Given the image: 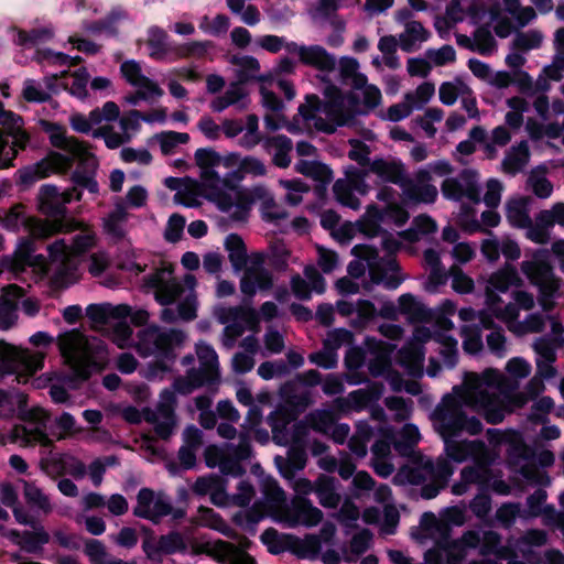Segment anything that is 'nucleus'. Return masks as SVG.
<instances>
[{
  "label": "nucleus",
  "instance_id": "obj_35",
  "mask_svg": "<svg viewBox=\"0 0 564 564\" xmlns=\"http://www.w3.org/2000/svg\"><path fill=\"white\" fill-rule=\"evenodd\" d=\"M128 14L120 8L112 9L102 19L95 20L86 24L85 30L91 34H106L109 37L119 35V23L126 20Z\"/></svg>",
  "mask_w": 564,
  "mask_h": 564
},
{
  "label": "nucleus",
  "instance_id": "obj_50",
  "mask_svg": "<svg viewBox=\"0 0 564 564\" xmlns=\"http://www.w3.org/2000/svg\"><path fill=\"white\" fill-rule=\"evenodd\" d=\"M169 34L159 26H151L148 30L147 45L151 48L150 57L162 59L170 51Z\"/></svg>",
  "mask_w": 564,
  "mask_h": 564
},
{
  "label": "nucleus",
  "instance_id": "obj_54",
  "mask_svg": "<svg viewBox=\"0 0 564 564\" xmlns=\"http://www.w3.org/2000/svg\"><path fill=\"white\" fill-rule=\"evenodd\" d=\"M155 551L160 554L184 553L187 551V543L182 533L172 531L159 538Z\"/></svg>",
  "mask_w": 564,
  "mask_h": 564
},
{
  "label": "nucleus",
  "instance_id": "obj_30",
  "mask_svg": "<svg viewBox=\"0 0 564 564\" xmlns=\"http://www.w3.org/2000/svg\"><path fill=\"white\" fill-rule=\"evenodd\" d=\"M523 280L519 275L517 269L512 264H505L502 268L494 272L488 279L486 294L488 302L494 304L500 302V297L494 291L507 292L511 286L520 288Z\"/></svg>",
  "mask_w": 564,
  "mask_h": 564
},
{
  "label": "nucleus",
  "instance_id": "obj_18",
  "mask_svg": "<svg viewBox=\"0 0 564 564\" xmlns=\"http://www.w3.org/2000/svg\"><path fill=\"white\" fill-rule=\"evenodd\" d=\"M279 521L290 528L297 525L315 527L323 520V512L305 497L294 496L281 510Z\"/></svg>",
  "mask_w": 564,
  "mask_h": 564
},
{
  "label": "nucleus",
  "instance_id": "obj_4",
  "mask_svg": "<svg viewBox=\"0 0 564 564\" xmlns=\"http://www.w3.org/2000/svg\"><path fill=\"white\" fill-rule=\"evenodd\" d=\"M520 269L529 282L538 289V297L535 300L529 291H514L512 297L519 310L530 312L538 302L542 312H552L556 307L555 297L560 294L562 279L554 272L549 259V250H534L530 259L521 262Z\"/></svg>",
  "mask_w": 564,
  "mask_h": 564
},
{
  "label": "nucleus",
  "instance_id": "obj_2",
  "mask_svg": "<svg viewBox=\"0 0 564 564\" xmlns=\"http://www.w3.org/2000/svg\"><path fill=\"white\" fill-rule=\"evenodd\" d=\"M332 89L336 96L329 101H323L315 94H307L291 120L281 113L265 115V128L272 132L284 128L293 135L314 138L317 133L332 134L338 126L354 123L355 115L344 109L339 91L335 87Z\"/></svg>",
  "mask_w": 564,
  "mask_h": 564
},
{
  "label": "nucleus",
  "instance_id": "obj_36",
  "mask_svg": "<svg viewBox=\"0 0 564 564\" xmlns=\"http://www.w3.org/2000/svg\"><path fill=\"white\" fill-rule=\"evenodd\" d=\"M238 547L227 541H205L193 545L194 554H205L217 562L224 563L235 555Z\"/></svg>",
  "mask_w": 564,
  "mask_h": 564
},
{
  "label": "nucleus",
  "instance_id": "obj_5",
  "mask_svg": "<svg viewBox=\"0 0 564 564\" xmlns=\"http://www.w3.org/2000/svg\"><path fill=\"white\" fill-rule=\"evenodd\" d=\"M70 145L68 155L57 152L50 153L45 159L20 172V180L23 184H32L51 173H62L72 167L74 161H78V169L74 172L73 178L76 185L89 189L91 193L98 191V184L93 174L97 169L96 158L88 151L85 143H65Z\"/></svg>",
  "mask_w": 564,
  "mask_h": 564
},
{
  "label": "nucleus",
  "instance_id": "obj_61",
  "mask_svg": "<svg viewBox=\"0 0 564 564\" xmlns=\"http://www.w3.org/2000/svg\"><path fill=\"white\" fill-rule=\"evenodd\" d=\"M334 423L335 415L328 410H315L306 416V424L323 434H328Z\"/></svg>",
  "mask_w": 564,
  "mask_h": 564
},
{
  "label": "nucleus",
  "instance_id": "obj_44",
  "mask_svg": "<svg viewBox=\"0 0 564 564\" xmlns=\"http://www.w3.org/2000/svg\"><path fill=\"white\" fill-rule=\"evenodd\" d=\"M295 170L300 174L311 177L323 184H328L333 180V173L330 169L318 161L300 160L295 164Z\"/></svg>",
  "mask_w": 564,
  "mask_h": 564
},
{
  "label": "nucleus",
  "instance_id": "obj_14",
  "mask_svg": "<svg viewBox=\"0 0 564 564\" xmlns=\"http://www.w3.org/2000/svg\"><path fill=\"white\" fill-rule=\"evenodd\" d=\"M13 517L19 524L29 525L32 531H18L12 529L8 531L7 536L22 550L32 553L41 549L42 545L50 542L51 536L45 528L37 522L23 507H15L13 510Z\"/></svg>",
  "mask_w": 564,
  "mask_h": 564
},
{
  "label": "nucleus",
  "instance_id": "obj_53",
  "mask_svg": "<svg viewBox=\"0 0 564 564\" xmlns=\"http://www.w3.org/2000/svg\"><path fill=\"white\" fill-rule=\"evenodd\" d=\"M382 220V213L377 205H369L365 215L357 221V227L360 232L368 237H376L380 234V223Z\"/></svg>",
  "mask_w": 564,
  "mask_h": 564
},
{
  "label": "nucleus",
  "instance_id": "obj_19",
  "mask_svg": "<svg viewBox=\"0 0 564 564\" xmlns=\"http://www.w3.org/2000/svg\"><path fill=\"white\" fill-rule=\"evenodd\" d=\"M148 286L154 289V297L161 305L175 303L184 292V286L173 275V268L163 267L145 278Z\"/></svg>",
  "mask_w": 564,
  "mask_h": 564
},
{
  "label": "nucleus",
  "instance_id": "obj_26",
  "mask_svg": "<svg viewBox=\"0 0 564 564\" xmlns=\"http://www.w3.org/2000/svg\"><path fill=\"white\" fill-rule=\"evenodd\" d=\"M555 225L564 227V203L540 210L534 217V228L525 231V237L534 243L547 245L551 241L550 229Z\"/></svg>",
  "mask_w": 564,
  "mask_h": 564
},
{
  "label": "nucleus",
  "instance_id": "obj_32",
  "mask_svg": "<svg viewBox=\"0 0 564 564\" xmlns=\"http://www.w3.org/2000/svg\"><path fill=\"white\" fill-rule=\"evenodd\" d=\"M532 199L528 196L513 197L506 203V217L512 227L530 231L534 223L530 217L529 206Z\"/></svg>",
  "mask_w": 564,
  "mask_h": 564
},
{
  "label": "nucleus",
  "instance_id": "obj_46",
  "mask_svg": "<svg viewBox=\"0 0 564 564\" xmlns=\"http://www.w3.org/2000/svg\"><path fill=\"white\" fill-rule=\"evenodd\" d=\"M281 395L286 403L297 409H305L312 403L311 392L302 389L295 381L284 383L281 388Z\"/></svg>",
  "mask_w": 564,
  "mask_h": 564
},
{
  "label": "nucleus",
  "instance_id": "obj_6",
  "mask_svg": "<svg viewBox=\"0 0 564 564\" xmlns=\"http://www.w3.org/2000/svg\"><path fill=\"white\" fill-rule=\"evenodd\" d=\"M57 346L65 364L84 380L93 371H100L108 361L106 344L97 337H88L78 329H72L57 337Z\"/></svg>",
  "mask_w": 564,
  "mask_h": 564
},
{
  "label": "nucleus",
  "instance_id": "obj_37",
  "mask_svg": "<svg viewBox=\"0 0 564 564\" xmlns=\"http://www.w3.org/2000/svg\"><path fill=\"white\" fill-rule=\"evenodd\" d=\"M545 390V384L540 376H533L522 391L514 392L509 398V411L513 412L524 408L531 400H535Z\"/></svg>",
  "mask_w": 564,
  "mask_h": 564
},
{
  "label": "nucleus",
  "instance_id": "obj_52",
  "mask_svg": "<svg viewBox=\"0 0 564 564\" xmlns=\"http://www.w3.org/2000/svg\"><path fill=\"white\" fill-rule=\"evenodd\" d=\"M196 524L200 527H206L216 531L221 532L223 534L229 535L231 529L227 524V522L215 512L212 508L200 506L197 510V516L195 519Z\"/></svg>",
  "mask_w": 564,
  "mask_h": 564
},
{
  "label": "nucleus",
  "instance_id": "obj_34",
  "mask_svg": "<svg viewBox=\"0 0 564 564\" xmlns=\"http://www.w3.org/2000/svg\"><path fill=\"white\" fill-rule=\"evenodd\" d=\"M370 172L386 183L400 185L404 180L406 170L400 161L393 159H376L370 164Z\"/></svg>",
  "mask_w": 564,
  "mask_h": 564
},
{
  "label": "nucleus",
  "instance_id": "obj_9",
  "mask_svg": "<svg viewBox=\"0 0 564 564\" xmlns=\"http://www.w3.org/2000/svg\"><path fill=\"white\" fill-rule=\"evenodd\" d=\"M196 354L199 367L188 370L186 376L176 378L173 383L174 390L181 394H188L195 389L219 380L218 356L216 351L208 345L200 344L196 348Z\"/></svg>",
  "mask_w": 564,
  "mask_h": 564
},
{
  "label": "nucleus",
  "instance_id": "obj_11",
  "mask_svg": "<svg viewBox=\"0 0 564 564\" xmlns=\"http://www.w3.org/2000/svg\"><path fill=\"white\" fill-rule=\"evenodd\" d=\"M45 354L0 340V373L31 377L43 368Z\"/></svg>",
  "mask_w": 564,
  "mask_h": 564
},
{
  "label": "nucleus",
  "instance_id": "obj_25",
  "mask_svg": "<svg viewBox=\"0 0 564 564\" xmlns=\"http://www.w3.org/2000/svg\"><path fill=\"white\" fill-rule=\"evenodd\" d=\"M141 120L142 112L132 109L123 116L119 115L117 121H119L120 132L115 130L111 122H107L95 129L93 138L102 139L104 141H130L141 129Z\"/></svg>",
  "mask_w": 564,
  "mask_h": 564
},
{
  "label": "nucleus",
  "instance_id": "obj_12",
  "mask_svg": "<svg viewBox=\"0 0 564 564\" xmlns=\"http://www.w3.org/2000/svg\"><path fill=\"white\" fill-rule=\"evenodd\" d=\"M133 514L158 524L167 516H171L173 520H181L185 517V511L180 508L175 509L171 499L164 492L141 488L137 495Z\"/></svg>",
  "mask_w": 564,
  "mask_h": 564
},
{
  "label": "nucleus",
  "instance_id": "obj_57",
  "mask_svg": "<svg viewBox=\"0 0 564 564\" xmlns=\"http://www.w3.org/2000/svg\"><path fill=\"white\" fill-rule=\"evenodd\" d=\"M382 393V384H373L365 389H358L350 392L349 400L354 411L358 412L367 408L372 401L380 398Z\"/></svg>",
  "mask_w": 564,
  "mask_h": 564
},
{
  "label": "nucleus",
  "instance_id": "obj_10",
  "mask_svg": "<svg viewBox=\"0 0 564 564\" xmlns=\"http://www.w3.org/2000/svg\"><path fill=\"white\" fill-rule=\"evenodd\" d=\"M452 474L453 468L446 457H438L435 460L421 457L415 466L410 469L408 477L409 480L415 485L431 481V485H426L422 488V497L432 499L447 485Z\"/></svg>",
  "mask_w": 564,
  "mask_h": 564
},
{
  "label": "nucleus",
  "instance_id": "obj_55",
  "mask_svg": "<svg viewBox=\"0 0 564 564\" xmlns=\"http://www.w3.org/2000/svg\"><path fill=\"white\" fill-rule=\"evenodd\" d=\"M546 327V315L535 312L528 314L523 321L516 325V337H524L529 334H541Z\"/></svg>",
  "mask_w": 564,
  "mask_h": 564
},
{
  "label": "nucleus",
  "instance_id": "obj_58",
  "mask_svg": "<svg viewBox=\"0 0 564 564\" xmlns=\"http://www.w3.org/2000/svg\"><path fill=\"white\" fill-rule=\"evenodd\" d=\"M12 117H1L0 124L2 126V131L9 137L13 138V141H30L29 134L23 129V118L13 112L9 111Z\"/></svg>",
  "mask_w": 564,
  "mask_h": 564
},
{
  "label": "nucleus",
  "instance_id": "obj_56",
  "mask_svg": "<svg viewBox=\"0 0 564 564\" xmlns=\"http://www.w3.org/2000/svg\"><path fill=\"white\" fill-rule=\"evenodd\" d=\"M527 188L541 199L550 197L553 193V184L541 170L531 171L527 180Z\"/></svg>",
  "mask_w": 564,
  "mask_h": 564
},
{
  "label": "nucleus",
  "instance_id": "obj_28",
  "mask_svg": "<svg viewBox=\"0 0 564 564\" xmlns=\"http://www.w3.org/2000/svg\"><path fill=\"white\" fill-rule=\"evenodd\" d=\"M431 332L425 327H419L413 334V338L399 351L400 364L410 372L421 371L424 360L422 343L430 340Z\"/></svg>",
  "mask_w": 564,
  "mask_h": 564
},
{
  "label": "nucleus",
  "instance_id": "obj_62",
  "mask_svg": "<svg viewBox=\"0 0 564 564\" xmlns=\"http://www.w3.org/2000/svg\"><path fill=\"white\" fill-rule=\"evenodd\" d=\"M420 441V433L416 426L405 424L399 434V440L394 442V448L406 455Z\"/></svg>",
  "mask_w": 564,
  "mask_h": 564
},
{
  "label": "nucleus",
  "instance_id": "obj_43",
  "mask_svg": "<svg viewBox=\"0 0 564 564\" xmlns=\"http://www.w3.org/2000/svg\"><path fill=\"white\" fill-rule=\"evenodd\" d=\"M530 158L527 143L512 147L502 161V169L508 174H517L528 164Z\"/></svg>",
  "mask_w": 564,
  "mask_h": 564
},
{
  "label": "nucleus",
  "instance_id": "obj_48",
  "mask_svg": "<svg viewBox=\"0 0 564 564\" xmlns=\"http://www.w3.org/2000/svg\"><path fill=\"white\" fill-rule=\"evenodd\" d=\"M17 30V39L14 43L22 47L35 46L53 39L54 32L48 28H34L30 31L14 28Z\"/></svg>",
  "mask_w": 564,
  "mask_h": 564
},
{
  "label": "nucleus",
  "instance_id": "obj_60",
  "mask_svg": "<svg viewBox=\"0 0 564 564\" xmlns=\"http://www.w3.org/2000/svg\"><path fill=\"white\" fill-rule=\"evenodd\" d=\"M334 195L338 203L354 210L360 208V200L354 194L352 187L347 180H337L333 186Z\"/></svg>",
  "mask_w": 564,
  "mask_h": 564
},
{
  "label": "nucleus",
  "instance_id": "obj_20",
  "mask_svg": "<svg viewBox=\"0 0 564 564\" xmlns=\"http://www.w3.org/2000/svg\"><path fill=\"white\" fill-rule=\"evenodd\" d=\"M432 176L427 170H420L414 177H410L408 173L404 175L402 184V200L405 204H430L437 197V188L431 184Z\"/></svg>",
  "mask_w": 564,
  "mask_h": 564
},
{
  "label": "nucleus",
  "instance_id": "obj_39",
  "mask_svg": "<svg viewBox=\"0 0 564 564\" xmlns=\"http://www.w3.org/2000/svg\"><path fill=\"white\" fill-rule=\"evenodd\" d=\"M206 464L209 467L218 466L224 474L238 475L241 473L239 462L224 447L209 446L205 452Z\"/></svg>",
  "mask_w": 564,
  "mask_h": 564
},
{
  "label": "nucleus",
  "instance_id": "obj_8",
  "mask_svg": "<svg viewBox=\"0 0 564 564\" xmlns=\"http://www.w3.org/2000/svg\"><path fill=\"white\" fill-rule=\"evenodd\" d=\"M464 387L455 389V395H446L434 411V421L437 432L443 438H453L466 431L470 435H477L482 431L481 422L475 417H468L463 411V405L468 406L462 399Z\"/></svg>",
  "mask_w": 564,
  "mask_h": 564
},
{
  "label": "nucleus",
  "instance_id": "obj_38",
  "mask_svg": "<svg viewBox=\"0 0 564 564\" xmlns=\"http://www.w3.org/2000/svg\"><path fill=\"white\" fill-rule=\"evenodd\" d=\"M218 319L220 323H241L249 329H254L258 326V314L253 308L245 307L241 305L224 307L218 311Z\"/></svg>",
  "mask_w": 564,
  "mask_h": 564
},
{
  "label": "nucleus",
  "instance_id": "obj_23",
  "mask_svg": "<svg viewBox=\"0 0 564 564\" xmlns=\"http://www.w3.org/2000/svg\"><path fill=\"white\" fill-rule=\"evenodd\" d=\"M176 399L173 392L165 391L156 408L144 411V420L154 426L156 435L162 440H167L175 426L176 420L174 408Z\"/></svg>",
  "mask_w": 564,
  "mask_h": 564
},
{
  "label": "nucleus",
  "instance_id": "obj_47",
  "mask_svg": "<svg viewBox=\"0 0 564 564\" xmlns=\"http://www.w3.org/2000/svg\"><path fill=\"white\" fill-rule=\"evenodd\" d=\"M463 349L468 355H477L484 349L481 327L476 324L463 325L459 329Z\"/></svg>",
  "mask_w": 564,
  "mask_h": 564
},
{
  "label": "nucleus",
  "instance_id": "obj_40",
  "mask_svg": "<svg viewBox=\"0 0 564 564\" xmlns=\"http://www.w3.org/2000/svg\"><path fill=\"white\" fill-rule=\"evenodd\" d=\"M251 199L252 202L258 198L262 199V214L264 219L270 221H278L281 219H285L289 214L288 212L274 200V198L269 194V192L261 186L254 187L251 191Z\"/></svg>",
  "mask_w": 564,
  "mask_h": 564
},
{
  "label": "nucleus",
  "instance_id": "obj_15",
  "mask_svg": "<svg viewBox=\"0 0 564 564\" xmlns=\"http://www.w3.org/2000/svg\"><path fill=\"white\" fill-rule=\"evenodd\" d=\"M243 269L239 286L245 296L251 299L257 292H268L273 288V274L265 268V256L262 252H252Z\"/></svg>",
  "mask_w": 564,
  "mask_h": 564
},
{
  "label": "nucleus",
  "instance_id": "obj_3",
  "mask_svg": "<svg viewBox=\"0 0 564 564\" xmlns=\"http://www.w3.org/2000/svg\"><path fill=\"white\" fill-rule=\"evenodd\" d=\"M466 389L462 399L468 408L478 412L490 424L502 422L509 413V398L518 389L519 383L510 376L489 368L481 376L470 372L466 377Z\"/></svg>",
  "mask_w": 564,
  "mask_h": 564
},
{
  "label": "nucleus",
  "instance_id": "obj_27",
  "mask_svg": "<svg viewBox=\"0 0 564 564\" xmlns=\"http://www.w3.org/2000/svg\"><path fill=\"white\" fill-rule=\"evenodd\" d=\"M82 223L75 219H42L35 216H29L25 219V230L33 240L48 239L59 232H70L80 229Z\"/></svg>",
  "mask_w": 564,
  "mask_h": 564
},
{
  "label": "nucleus",
  "instance_id": "obj_24",
  "mask_svg": "<svg viewBox=\"0 0 564 564\" xmlns=\"http://www.w3.org/2000/svg\"><path fill=\"white\" fill-rule=\"evenodd\" d=\"M285 51L289 54L297 55L301 64L313 67L319 72L330 73L336 68V57L325 47L318 44L300 45L296 42H288Z\"/></svg>",
  "mask_w": 564,
  "mask_h": 564
},
{
  "label": "nucleus",
  "instance_id": "obj_1",
  "mask_svg": "<svg viewBox=\"0 0 564 564\" xmlns=\"http://www.w3.org/2000/svg\"><path fill=\"white\" fill-rule=\"evenodd\" d=\"M195 161L208 200L223 212L232 210L231 217L235 220H245L252 204L251 191L241 189L238 183L247 174L264 175L265 165L252 156L240 158L236 153L221 156L209 148L198 149Z\"/></svg>",
  "mask_w": 564,
  "mask_h": 564
},
{
  "label": "nucleus",
  "instance_id": "obj_63",
  "mask_svg": "<svg viewBox=\"0 0 564 564\" xmlns=\"http://www.w3.org/2000/svg\"><path fill=\"white\" fill-rule=\"evenodd\" d=\"M84 554L88 557L90 564H107L111 557L106 545L96 539H87L84 542Z\"/></svg>",
  "mask_w": 564,
  "mask_h": 564
},
{
  "label": "nucleus",
  "instance_id": "obj_13",
  "mask_svg": "<svg viewBox=\"0 0 564 564\" xmlns=\"http://www.w3.org/2000/svg\"><path fill=\"white\" fill-rule=\"evenodd\" d=\"M262 494L265 501H257L250 509L236 514L237 523L243 525H253L262 520L269 512H274L279 517L284 508L286 496L273 479H265L262 482Z\"/></svg>",
  "mask_w": 564,
  "mask_h": 564
},
{
  "label": "nucleus",
  "instance_id": "obj_33",
  "mask_svg": "<svg viewBox=\"0 0 564 564\" xmlns=\"http://www.w3.org/2000/svg\"><path fill=\"white\" fill-rule=\"evenodd\" d=\"M19 481L22 485L23 498L31 509L43 516H48L53 512L54 505L50 496L41 487L34 481L25 479H20Z\"/></svg>",
  "mask_w": 564,
  "mask_h": 564
},
{
  "label": "nucleus",
  "instance_id": "obj_22",
  "mask_svg": "<svg viewBox=\"0 0 564 564\" xmlns=\"http://www.w3.org/2000/svg\"><path fill=\"white\" fill-rule=\"evenodd\" d=\"M120 108L115 101H106L101 108H94L88 116L75 112L69 117L73 130L78 133L93 137L96 128L104 126L102 122H115L119 118Z\"/></svg>",
  "mask_w": 564,
  "mask_h": 564
},
{
  "label": "nucleus",
  "instance_id": "obj_21",
  "mask_svg": "<svg viewBox=\"0 0 564 564\" xmlns=\"http://www.w3.org/2000/svg\"><path fill=\"white\" fill-rule=\"evenodd\" d=\"M80 196L82 193L76 187L59 193L55 186L44 185L37 195V208L47 217L67 219L66 204L72 202L74 197L79 200Z\"/></svg>",
  "mask_w": 564,
  "mask_h": 564
},
{
  "label": "nucleus",
  "instance_id": "obj_31",
  "mask_svg": "<svg viewBox=\"0 0 564 564\" xmlns=\"http://www.w3.org/2000/svg\"><path fill=\"white\" fill-rule=\"evenodd\" d=\"M24 296V290L17 285L10 284L2 289L0 295V329L8 330L18 321V301Z\"/></svg>",
  "mask_w": 564,
  "mask_h": 564
},
{
  "label": "nucleus",
  "instance_id": "obj_49",
  "mask_svg": "<svg viewBox=\"0 0 564 564\" xmlns=\"http://www.w3.org/2000/svg\"><path fill=\"white\" fill-rule=\"evenodd\" d=\"M430 32L419 21H411L405 25V32L400 35V47L404 52H412L416 41L425 42Z\"/></svg>",
  "mask_w": 564,
  "mask_h": 564
},
{
  "label": "nucleus",
  "instance_id": "obj_29",
  "mask_svg": "<svg viewBox=\"0 0 564 564\" xmlns=\"http://www.w3.org/2000/svg\"><path fill=\"white\" fill-rule=\"evenodd\" d=\"M445 452L448 458L463 463L471 457L476 463H487L488 451L482 441H455L444 438Z\"/></svg>",
  "mask_w": 564,
  "mask_h": 564
},
{
  "label": "nucleus",
  "instance_id": "obj_51",
  "mask_svg": "<svg viewBox=\"0 0 564 564\" xmlns=\"http://www.w3.org/2000/svg\"><path fill=\"white\" fill-rule=\"evenodd\" d=\"M34 240L30 237L22 238L14 251L11 268L14 272L24 271L25 267L33 265Z\"/></svg>",
  "mask_w": 564,
  "mask_h": 564
},
{
  "label": "nucleus",
  "instance_id": "obj_45",
  "mask_svg": "<svg viewBox=\"0 0 564 564\" xmlns=\"http://www.w3.org/2000/svg\"><path fill=\"white\" fill-rule=\"evenodd\" d=\"M319 503L325 508H336L340 502V496L335 491L334 478L321 475L316 479V490Z\"/></svg>",
  "mask_w": 564,
  "mask_h": 564
},
{
  "label": "nucleus",
  "instance_id": "obj_42",
  "mask_svg": "<svg viewBox=\"0 0 564 564\" xmlns=\"http://www.w3.org/2000/svg\"><path fill=\"white\" fill-rule=\"evenodd\" d=\"M89 77L87 68L83 66L75 72H70L67 79L61 80V87L73 97L84 100L88 96L87 84Z\"/></svg>",
  "mask_w": 564,
  "mask_h": 564
},
{
  "label": "nucleus",
  "instance_id": "obj_17",
  "mask_svg": "<svg viewBox=\"0 0 564 564\" xmlns=\"http://www.w3.org/2000/svg\"><path fill=\"white\" fill-rule=\"evenodd\" d=\"M24 424L15 425L13 435L18 440H22L25 444H40L42 446H51L52 440L47 434V423L50 414L41 408L29 410L23 416Z\"/></svg>",
  "mask_w": 564,
  "mask_h": 564
},
{
  "label": "nucleus",
  "instance_id": "obj_7",
  "mask_svg": "<svg viewBox=\"0 0 564 564\" xmlns=\"http://www.w3.org/2000/svg\"><path fill=\"white\" fill-rule=\"evenodd\" d=\"M351 252L359 260L349 263L348 273L350 276L356 279L362 276L367 265L370 279L376 284L395 289L402 282L403 278L399 272V264L390 254L387 258H381L378 250L369 245H357Z\"/></svg>",
  "mask_w": 564,
  "mask_h": 564
},
{
  "label": "nucleus",
  "instance_id": "obj_16",
  "mask_svg": "<svg viewBox=\"0 0 564 564\" xmlns=\"http://www.w3.org/2000/svg\"><path fill=\"white\" fill-rule=\"evenodd\" d=\"M182 340L183 334L181 332H163L156 326H151L138 333L135 349L142 357L166 355Z\"/></svg>",
  "mask_w": 564,
  "mask_h": 564
},
{
  "label": "nucleus",
  "instance_id": "obj_59",
  "mask_svg": "<svg viewBox=\"0 0 564 564\" xmlns=\"http://www.w3.org/2000/svg\"><path fill=\"white\" fill-rule=\"evenodd\" d=\"M430 339H433L441 345L440 352L444 362L449 367L455 366L458 356L457 340L444 333H431Z\"/></svg>",
  "mask_w": 564,
  "mask_h": 564
},
{
  "label": "nucleus",
  "instance_id": "obj_64",
  "mask_svg": "<svg viewBox=\"0 0 564 564\" xmlns=\"http://www.w3.org/2000/svg\"><path fill=\"white\" fill-rule=\"evenodd\" d=\"M29 216H25V206L21 203L14 204L4 216L0 217L1 225L13 231H18L20 226L25 228V219Z\"/></svg>",
  "mask_w": 564,
  "mask_h": 564
},
{
  "label": "nucleus",
  "instance_id": "obj_41",
  "mask_svg": "<svg viewBox=\"0 0 564 564\" xmlns=\"http://www.w3.org/2000/svg\"><path fill=\"white\" fill-rule=\"evenodd\" d=\"M225 249L235 271L242 270L249 263L250 254L247 253L246 245L239 235H229L225 240Z\"/></svg>",
  "mask_w": 564,
  "mask_h": 564
}]
</instances>
